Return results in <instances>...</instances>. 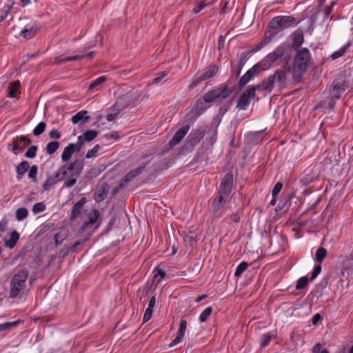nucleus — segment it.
<instances>
[{"label":"nucleus","instance_id":"c85d7f7f","mask_svg":"<svg viewBox=\"0 0 353 353\" xmlns=\"http://www.w3.org/2000/svg\"><path fill=\"white\" fill-rule=\"evenodd\" d=\"M19 87H20L19 81H15L12 84H10L9 86L8 96L12 98L15 97L16 92L19 90Z\"/></svg>","mask_w":353,"mask_h":353},{"label":"nucleus","instance_id":"0eeeda50","mask_svg":"<svg viewBox=\"0 0 353 353\" xmlns=\"http://www.w3.org/2000/svg\"><path fill=\"white\" fill-rule=\"evenodd\" d=\"M231 93L228 86L217 88L205 93L203 96V101L205 103H211L216 100L224 99Z\"/></svg>","mask_w":353,"mask_h":353},{"label":"nucleus","instance_id":"9d476101","mask_svg":"<svg viewBox=\"0 0 353 353\" xmlns=\"http://www.w3.org/2000/svg\"><path fill=\"white\" fill-rule=\"evenodd\" d=\"M205 130L206 128L205 126H201L193 130L187 138L185 147L187 148H192L196 145L201 139L204 137Z\"/></svg>","mask_w":353,"mask_h":353},{"label":"nucleus","instance_id":"79ce46f5","mask_svg":"<svg viewBox=\"0 0 353 353\" xmlns=\"http://www.w3.org/2000/svg\"><path fill=\"white\" fill-rule=\"evenodd\" d=\"M37 151V146L32 145L28 149V150L26 151V152L25 154V157L27 158L32 159L36 156Z\"/></svg>","mask_w":353,"mask_h":353},{"label":"nucleus","instance_id":"5fc2aeb1","mask_svg":"<svg viewBox=\"0 0 353 353\" xmlns=\"http://www.w3.org/2000/svg\"><path fill=\"white\" fill-rule=\"evenodd\" d=\"M17 139L21 142L24 143L25 145H29L31 143L30 139H28V137L25 135H21L20 137H17Z\"/></svg>","mask_w":353,"mask_h":353},{"label":"nucleus","instance_id":"a878e982","mask_svg":"<svg viewBox=\"0 0 353 353\" xmlns=\"http://www.w3.org/2000/svg\"><path fill=\"white\" fill-rule=\"evenodd\" d=\"M276 84L275 81L272 78V76H270L267 80L264 81L261 85V88L262 87L263 90L271 91L274 85Z\"/></svg>","mask_w":353,"mask_h":353},{"label":"nucleus","instance_id":"3c124183","mask_svg":"<svg viewBox=\"0 0 353 353\" xmlns=\"http://www.w3.org/2000/svg\"><path fill=\"white\" fill-rule=\"evenodd\" d=\"M104 137L105 139H113L114 140H118L119 139V134H118L117 132H112L110 133H108V134H105L104 135Z\"/></svg>","mask_w":353,"mask_h":353},{"label":"nucleus","instance_id":"473e14b6","mask_svg":"<svg viewBox=\"0 0 353 353\" xmlns=\"http://www.w3.org/2000/svg\"><path fill=\"white\" fill-rule=\"evenodd\" d=\"M106 80L105 77L101 76L93 81L89 85V90H93L103 83Z\"/></svg>","mask_w":353,"mask_h":353},{"label":"nucleus","instance_id":"4be33fe9","mask_svg":"<svg viewBox=\"0 0 353 353\" xmlns=\"http://www.w3.org/2000/svg\"><path fill=\"white\" fill-rule=\"evenodd\" d=\"M292 46L295 49L299 48L303 42V34L301 30H296L292 36Z\"/></svg>","mask_w":353,"mask_h":353},{"label":"nucleus","instance_id":"f3484780","mask_svg":"<svg viewBox=\"0 0 353 353\" xmlns=\"http://www.w3.org/2000/svg\"><path fill=\"white\" fill-rule=\"evenodd\" d=\"M317 179V174L312 169L307 168L303 173L300 182L304 185H307L316 181Z\"/></svg>","mask_w":353,"mask_h":353},{"label":"nucleus","instance_id":"9b49d317","mask_svg":"<svg viewBox=\"0 0 353 353\" xmlns=\"http://www.w3.org/2000/svg\"><path fill=\"white\" fill-rule=\"evenodd\" d=\"M83 143V137L79 136L77 143H70L63 149L61 154V160L64 162L69 161L74 152L80 151Z\"/></svg>","mask_w":353,"mask_h":353},{"label":"nucleus","instance_id":"603ef678","mask_svg":"<svg viewBox=\"0 0 353 353\" xmlns=\"http://www.w3.org/2000/svg\"><path fill=\"white\" fill-rule=\"evenodd\" d=\"M252 79L245 74L239 80V86L243 87L245 85Z\"/></svg>","mask_w":353,"mask_h":353},{"label":"nucleus","instance_id":"39448f33","mask_svg":"<svg viewBox=\"0 0 353 353\" xmlns=\"http://www.w3.org/2000/svg\"><path fill=\"white\" fill-rule=\"evenodd\" d=\"M259 90H261V85L259 84L255 86H249L241 95L236 108L241 110H246L251 101L255 97L256 91Z\"/></svg>","mask_w":353,"mask_h":353},{"label":"nucleus","instance_id":"bf43d9fd","mask_svg":"<svg viewBox=\"0 0 353 353\" xmlns=\"http://www.w3.org/2000/svg\"><path fill=\"white\" fill-rule=\"evenodd\" d=\"M54 239L56 245H59L61 243L63 238L62 236H60V234H56L54 236Z\"/></svg>","mask_w":353,"mask_h":353},{"label":"nucleus","instance_id":"a18cd8bd","mask_svg":"<svg viewBox=\"0 0 353 353\" xmlns=\"http://www.w3.org/2000/svg\"><path fill=\"white\" fill-rule=\"evenodd\" d=\"M100 146L99 145H94L91 150H88L86 153L85 157L90 159L96 157L97 153L99 150Z\"/></svg>","mask_w":353,"mask_h":353},{"label":"nucleus","instance_id":"bb28decb","mask_svg":"<svg viewBox=\"0 0 353 353\" xmlns=\"http://www.w3.org/2000/svg\"><path fill=\"white\" fill-rule=\"evenodd\" d=\"M327 255V250L325 248L321 247L319 248L315 254V260L319 262V263H321L325 259V256Z\"/></svg>","mask_w":353,"mask_h":353},{"label":"nucleus","instance_id":"6e6552de","mask_svg":"<svg viewBox=\"0 0 353 353\" xmlns=\"http://www.w3.org/2000/svg\"><path fill=\"white\" fill-rule=\"evenodd\" d=\"M233 181V174L231 172H227L221 181L218 196L227 199L232 191Z\"/></svg>","mask_w":353,"mask_h":353},{"label":"nucleus","instance_id":"4c0bfd02","mask_svg":"<svg viewBox=\"0 0 353 353\" xmlns=\"http://www.w3.org/2000/svg\"><path fill=\"white\" fill-rule=\"evenodd\" d=\"M349 48V44L345 45L343 47H341L339 50L334 52L332 54V57L333 59H338L341 57H342L346 52L347 49Z\"/></svg>","mask_w":353,"mask_h":353},{"label":"nucleus","instance_id":"774afa93","mask_svg":"<svg viewBox=\"0 0 353 353\" xmlns=\"http://www.w3.org/2000/svg\"><path fill=\"white\" fill-rule=\"evenodd\" d=\"M19 1L21 6L23 7L30 5L32 3L31 0H19Z\"/></svg>","mask_w":353,"mask_h":353},{"label":"nucleus","instance_id":"c03bdc74","mask_svg":"<svg viewBox=\"0 0 353 353\" xmlns=\"http://www.w3.org/2000/svg\"><path fill=\"white\" fill-rule=\"evenodd\" d=\"M72 172L71 174V178L67 181H65L64 183V186L67 188H72L77 182V179L76 177L77 176L74 175V176H72V174H74V171H70Z\"/></svg>","mask_w":353,"mask_h":353},{"label":"nucleus","instance_id":"5701e85b","mask_svg":"<svg viewBox=\"0 0 353 353\" xmlns=\"http://www.w3.org/2000/svg\"><path fill=\"white\" fill-rule=\"evenodd\" d=\"M19 239V234L17 231H13L10 234L9 239L5 241V246L12 249Z\"/></svg>","mask_w":353,"mask_h":353},{"label":"nucleus","instance_id":"13d9d810","mask_svg":"<svg viewBox=\"0 0 353 353\" xmlns=\"http://www.w3.org/2000/svg\"><path fill=\"white\" fill-rule=\"evenodd\" d=\"M240 220V216L237 213L232 214L230 216V222L237 223Z\"/></svg>","mask_w":353,"mask_h":353},{"label":"nucleus","instance_id":"6ab92c4d","mask_svg":"<svg viewBox=\"0 0 353 353\" xmlns=\"http://www.w3.org/2000/svg\"><path fill=\"white\" fill-rule=\"evenodd\" d=\"M143 167H139L134 170L128 172L120 181L119 186L124 187L129 181L142 172Z\"/></svg>","mask_w":353,"mask_h":353},{"label":"nucleus","instance_id":"a19ab883","mask_svg":"<svg viewBox=\"0 0 353 353\" xmlns=\"http://www.w3.org/2000/svg\"><path fill=\"white\" fill-rule=\"evenodd\" d=\"M308 283V278L307 276H303L300 278L296 285V288L297 290H301L304 288Z\"/></svg>","mask_w":353,"mask_h":353},{"label":"nucleus","instance_id":"f257e3e1","mask_svg":"<svg viewBox=\"0 0 353 353\" xmlns=\"http://www.w3.org/2000/svg\"><path fill=\"white\" fill-rule=\"evenodd\" d=\"M83 163L81 161L75 160L70 165H64L60 168L54 176H48L43 185L44 190H50L58 181L64 179L67 177L68 171H74L72 176H79L83 170Z\"/></svg>","mask_w":353,"mask_h":353},{"label":"nucleus","instance_id":"dca6fc26","mask_svg":"<svg viewBox=\"0 0 353 353\" xmlns=\"http://www.w3.org/2000/svg\"><path fill=\"white\" fill-rule=\"evenodd\" d=\"M85 203L86 199L85 197H82L79 201L74 204L71 209V214L70 217L71 221H74L81 216V212L83 211V208Z\"/></svg>","mask_w":353,"mask_h":353},{"label":"nucleus","instance_id":"20e7f679","mask_svg":"<svg viewBox=\"0 0 353 353\" xmlns=\"http://www.w3.org/2000/svg\"><path fill=\"white\" fill-rule=\"evenodd\" d=\"M310 58V52L307 48H304L299 50L294 57V72L299 73V75L303 74L308 66Z\"/></svg>","mask_w":353,"mask_h":353},{"label":"nucleus","instance_id":"f704fd0d","mask_svg":"<svg viewBox=\"0 0 353 353\" xmlns=\"http://www.w3.org/2000/svg\"><path fill=\"white\" fill-rule=\"evenodd\" d=\"M248 267V263L247 262L243 261L241 262L236 268L234 275L236 277H239L242 273L247 269Z\"/></svg>","mask_w":353,"mask_h":353},{"label":"nucleus","instance_id":"f03ea898","mask_svg":"<svg viewBox=\"0 0 353 353\" xmlns=\"http://www.w3.org/2000/svg\"><path fill=\"white\" fill-rule=\"evenodd\" d=\"M28 276L29 271L26 268L19 270L13 275L10 282V299L20 298L25 293Z\"/></svg>","mask_w":353,"mask_h":353},{"label":"nucleus","instance_id":"37998d69","mask_svg":"<svg viewBox=\"0 0 353 353\" xmlns=\"http://www.w3.org/2000/svg\"><path fill=\"white\" fill-rule=\"evenodd\" d=\"M38 168L37 165H32L29 171L28 177L32 180L33 182H37V174Z\"/></svg>","mask_w":353,"mask_h":353},{"label":"nucleus","instance_id":"ddd939ff","mask_svg":"<svg viewBox=\"0 0 353 353\" xmlns=\"http://www.w3.org/2000/svg\"><path fill=\"white\" fill-rule=\"evenodd\" d=\"M40 27L36 22H31L25 26L20 32L19 35L26 39L32 38L38 32Z\"/></svg>","mask_w":353,"mask_h":353},{"label":"nucleus","instance_id":"680f3d73","mask_svg":"<svg viewBox=\"0 0 353 353\" xmlns=\"http://www.w3.org/2000/svg\"><path fill=\"white\" fill-rule=\"evenodd\" d=\"M341 90V88L340 87H336V85H334V88H333V91H332V95L333 97H335L336 99H339L340 98V94H338L337 93H334L335 91L336 92H339Z\"/></svg>","mask_w":353,"mask_h":353},{"label":"nucleus","instance_id":"338daca9","mask_svg":"<svg viewBox=\"0 0 353 353\" xmlns=\"http://www.w3.org/2000/svg\"><path fill=\"white\" fill-rule=\"evenodd\" d=\"M54 62H55V63H57V64H61V63H63L65 62V57H64V58H61V57H56V58L54 59Z\"/></svg>","mask_w":353,"mask_h":353},{"label":"nucleus","instance_id":"864d4df0","mask_svg":"<svg viewBox=\"0 0 353 353\" xmlns=\"http://www.w3.org/2000/svg\"><path fill=\"white\" fill-rule=\"evenodd\" d=\"M321 267L320 265L314 267V269L312 273L310 280H314L321 272Z\"/></svg>","mask_w":353,"mask_h":353},{"label":"nucleus","instance_id":"49530a36","mask_svg":"<svg viewBox=\"0 0 353 353\" xmlns=\"http://www.w3.org/2000/svg\"><path fill=\"white\" fill-rule=\"evenodd\" d=\"M153 273H154V280L157 279L158 278V276H160L161 279H163L165 276V272H164V270H163L162 269L159 268H156L153 270Z\"/></svg>","mask_w":353,"mask_h":353},{"label":"nucleus","instance_id":"c9c22d12","mask_svg":"<svg viewBox=\"0 0 353 353\" xmlns=\"http://www.w3.org/2000/svg\"><path fill=\"white\" fill-rule=\"evenodd\" d=\"M212 312V307H206L200 314L199 316V320L201 322L203 323L207 321L209 316L211 314Z\"/></svg>","mask_w":353,"mask_h":353},{"label":"nucleus","instance_id":"2f4dec72","mask_svg":"<svg viewBox=\"0 0 353 353\" xmlns=\"http://www.w3.org/2000/svg\"><path fill=\"white\" fill-rule=\"evenodd\" d=\"M59 147V143L57 141H52L47 144L46 152L49 154L54 153Z\"/></svg>","mask_w":353,"mask_h":353},{"label":"nucleus","instance_id":"cd10ccee","mask_svg":"<svg viewBox=\"0 0 353 353\" xmlns=\"http://www.w3.org/2000/svg\"><path fill=\"white\" fill-rule=\"evenodd\" d=\"M28 215V211L25 208H21L17 210L15 212L16 219L18 221H21L26 219Z\"/></svg>","mask_w":353,"mask_h":353},{"label":"nucleus","instance_id":"b1692460","mask_svg":"<svg viewBox=\"0 0 353 353\" xmlns=\"http://www.w3.org/2000/svg\"><path fill=\"white\" fill-rule=\"evenodd\" d=\"M94 54V52L91 51V52H90L87 54H84L65 57V60L66 62V61H77V60H80V59H92L93 58Z\"/></svg>","mask_w":353,"mask_h":353},{"label":"nucleus","instance_id":"de8ad7c7","mask_svg":"<svg viewBox=\"0 0 353 353\" xmlns=\"http://www.w3.org/2000/svg\"><path fill=\"white\" fill-rule=\"evenodd\" d=\"M272 339V336L270 334H265L262 336L261 337V345L262 347H265L270 343V341Z\"/></svg>","mask_w":353,"mask_h":353},{"label":"nucleus","instance_id":"e433bc0d","mask_svg":"<svg viewBox=\"0 0 353 353\" xmlns=\"http://www.w3.org/2000/svg\"><path fill=\"white\" fill-rule=\"evenodd\" d=\"M46 209V206L45 203H43V202H39V203H36L32 206V210L34 214H38V213L45 211Z\"/></svg>","mask_w":353,"mask_h":353},{"label":"nucleus","instance_id":"aec40b11","mask_svg":"<svg viewBox=\"0 0 353 353\" xmlns=\"http://www.w3.org/2000/svg\"><path fill=\"white\" fill-rule=\"evenodd\" d=\"M88 112L86 110H81L77 112L72 117V122L74 124L78 123L79 122L85 123L89 120V116H87Z\"/></svg>","mask_w":353,"mask_h":353},{"label":"nucleus","instance_id":"7ed1b4c3","mask_svg":"<svg viewBox=\"0 0 353 353\" xmlns=\"http://www.w3.org/2000/svg\"><path fill=\"white\" fill-rule=\"evenodd\" d=\"M288 50V46L285 43H281L279 46L275 50L269 53L263 59V63L268 67L273 65L275 61L281 59V61L287 65L288 58L285 55L286 51Z\"/></svg>","mask_w":353,"mask_h":353},{"label":"nucleus","instance_id":"e2e57ef3","mask_svg":"<svg viewBox=\"0 0 353 353\" xmlns=\"http://www.w3.org/2000/svg\"><path fill=\"white\" fill-rule=\"evenodd\" d=\"M321 319L322 317L319 314H316L312 318V323L316 325Z\"/></svg>","mask_w":353,"mask_h":353},{"label":"nucleus","instance_id":"423d86ee","mask_svg":"<svg viewBox=\"0 0 353 353\" xmlns=\"http://www.w3.org/2000/svg\"><path fill=\"white\" fill-rule=\"evenodd\" d=\"M298 22L292 16H278L270 21L269 27L271 29L287 28L294 26Z\"/></svg>","mask_w":353,"mask_h":353},{"label":"nucleus","instance_id":"4d7b16f0","mask_svg":"<svg viewBox=\"0 0 353 353\" xmlns=\"http://www.w3.org/2000/svg\"><path fill=\"white\" fill-rule=\"evenodd\" d=\"M205 6V4L203 3H198L193 9V12L194 13H199L200 12Z\"/></svg>","mask_w":353,"mask_h":353},{"label":"nucleus","instance_id":"8fccbe9b","mask_svg":"<svg viewBox=\"0 0 353 353\" xmlns=\"http://www.w3.org/2000/svg\"><path fill=\"white\" fill-rule=\"evenodd\" d=\"M168 74V71H163L159 74V76L154 78L152 80L153 84H159L161 83V80L165 78Z\"/></svg>","mask_w":353,"mask_h":353},{"label":"nucleus","instance_id":"393cba45","mask_svg":"<svg viewBox=\"0 0 353 353\" xmlns=\"http://www.w3.org/2000/svg\"><path fill=\"white\" fill-rule=\"evenodd\" d=\"M29 167L30 165L27 161H23L17 165L16 171L18 179H21V176H23L27 172Z\"/></svg>","mask_w":353,"mask_h":353},{"label":"nucleus","instance_id":"412c9836","mask_svg":"<svg viewBox=\"0 0 353 353\" xmlns=\"http://www.w3.org/2000/svg\"><path fill=\"white\" fill-rule=\"evenodd\" d=\"M289 71L288 68H284L282 70H277L274 72V74L272 75V78L275 81L276 84L280 83L285 81L286 73Z\"/></svg>","mask_w":353,"mask_h":353},{"label":"nucleus","instance_id":"1a4fd4ad","mask_svg":"<svg viewBox=\"0 0 353 353\" xmlns=\"http://www.w3.org/2000/svg\"><path fill=\"white\" fill-rule=\"evenodd\" d=\"M219 70V67L216 65H210L203 71V72L199 75H196L193 79L190 88H193L196 86L201 81L213 77Z\"/></svg>","mask_w":353,"mask_h":353},{"label":"nucleus","instance_id":"6e6d98bb","mask_svg":"<svg viewBox=\"0 0 353 353\" xmlns=\"http://www.w3.org/2000/svg\"><path fill=\"white\" fill-rule=\"evenodd\" d=\"M49 136L52 139H58L61 137V134L57 130L53 129L50 132Z\"/></svg>","mask_w":353,"mask_h":353},{"label":"nucleus","instance_id":"58836bf2","mask_svg":"<svg viewBox=\"0 0 353 353\" xmlns=\"http://www.w3.org/2000/svg\"><path fill=\"white\" fill-rule=\"evenodd\" d=\"M46 123L44 122H40L33 130V134L35 136L41 134L46 129Z\"/></svg>","mask_w":353,"mask_h":353},{"label":"nucleus","instance_id":"4468645a","mask_svg":"<svg viewBox=\"0 0 353 353\" xmlns=\"http://www.w3.org/2000/svg\"><path fill=\"white\" fill-rule=\"evenodd\" d=\"M190 130L189 125H184L180 128L174 134L172 139L169 141L170 148H173L179 144L185 137Z\"/></svg>","mask_w":353,"mask_h":353},{"label":"nucleus","instance_id":"f8f14e48","mask_svg":"<svg viewBox=\"0 0 353 353\" xmlns=\"http://www.w3.org/2000/svg\"><path fill=\"white\" fill-rule=\"evenodd\" d=\"M86 216L88 220L85 221L80 227L79 230L81 232H83L86 229L91 228L97 222L99 218V212L98 210L94 209L86 214Z\"/></svg>","mask_w":353,"mask_h":353},{"label":"nucleus","instance_id":"09e8293b","mask_svg":"<svg viewBox=\"0 0 353 353\" xmlns=\"http://www.w3.org/2000/svg\"><path fill=\"white\" fill-rule=\"evenodd\" d=\"M283 188V184L280 182H278L275 184L272 189V197H276L279 193L281 192V189Z\"/></svg>","mask_w":353,"mask_h":353},{"label":"nucleus","instance_id":"0e129e2a","mask_svg":"<svg viewBox=\"0 0 353 353\" xmlns=\"http://www.w3.org/2000/svg\"><path fill=\"white\" fill-rule=\"evenodd\" d=\"M322 346L320 343H316L312 348V353H319Z\"/></svg>","mask_w":353,"mask_h":353},{"label":"nucleus","instance_id":"a211bd4d","mask_svg":"<svg viewBox=\"0 0 353 353\" xmlns=\"http://www.w3.org/2000/svg\"><path fill=\"white\" fill-rule=\"evenodd\" d=\"M187 327V321L184 319H181L180 321V327L177 332L176 338L170 344V347H174L177 344L180 343L184 337L185 332Z\"/></svg>","mask_w":353,"mask_h":353},{"label":"nucleus","instance_id":"7c9ffc66","mask_svg":"<svg viewBox=\"0 0 353 353\" xmlns=\"http://www.w3.org/2000/svg\"><path fill=\"white\" fill-rule=\"evenodd\" d=\"M21 323L20 321L17 320L13 322H7L0 324V332L6 330L11 329L16 327Z\"/></svg>","mask_w":353,"mask_h":353},{"label":"nucleus","instance_id":"2eb2a0df","mask_svg":"<svg viewBox=\"0 0 353 353\" xmlns=\"http://www.w3.org/2000/svg\"><path fill=\"white\" fill-rule=\"evenodd\" d=\"M226 200V199L221 197L218 195L213 199L211 205V210L214 216H219L223 214V205Z\"/></svg>","mask_w":353,"mask_h":353},{"label":"nucleus","instance_id":"69168bd1","mask_svg":"<svg viewBox=\"0 0 353 353\" xmlns=\"http://www.w3.org/2000/svg\"><path fill=\"white\" fill-rule=\"evenodd\" d=\"M19 149V144L17 143L16 141H14L13 144H12V151L16 154L17 150H18Z\"/></svg>","mask_w":353,"mask_h":353},{"label":"nucleus","instance_id":"052dcab7","mask_svg":"<svg viewBox=\"0 0 353 353\" xmlns=\"http://www.w3.org/2000/svg\"><path fill=\"white\" fill-rule=\"evenodd\" d=\"M155 303H156V298H155L154 296H152L150 299L148 307H150V308H153L154 309V305H155Z\"/></svg>","mask_w":353,"mask_h":353},{"label":"nucleus","instance_id":"ea45409f","mask_svg":"<svg viewBox=\"0 0 353 353\" xmlns=\"http://www.w3.org/2000/svg\"><path fill=\"white\" fill-rule=\"evenodd\" d=\"M260 70V65L259 64L254 65L253 67H252L250 69H249L246 72L247 76H248L250 78L252 79L254 77H255L257 74V72Z\"/></svg>","mask_w":353,"mask_h":353},{"label":"nucleus","instance_id":"72a5a7b5","mask_svg":"<svg viewBox=\"0 0 353 353\" xmlns=\"http://www.w3.org/2000/svg\"><path fill=\"white\" fill-rule=\"evenodd\" d=\"M97 134L98 133L95 130H87L83 134V139L86 141H91L97 137Z\"/></svg>","mask_w":353,"mask_h":353},{"label":"nucleus","instance_id":"c756f323","mask_svg":"<svg viewBox=\"0 0 353 353\" xmlns=\"http://www.w3.org/2000/svg\"><path fill=\"white\" fill-rule=\"evenodd\" d=\"M12 4H5L0 11V21H3L8 16L10 10L12 9Z\"/></svg>","mask_w":353,"mask_h":353}]
</instances>
